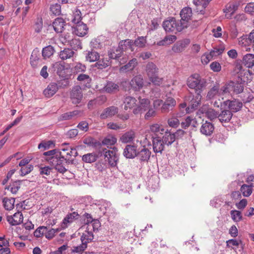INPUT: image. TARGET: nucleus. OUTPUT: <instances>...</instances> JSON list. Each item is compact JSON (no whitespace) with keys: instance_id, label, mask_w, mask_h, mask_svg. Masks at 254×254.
Masks as SVG:
<instances>
[{"instance_id":"obj_64","label":"nucleus","mask_w":254,"mask_h":254,"mask_svg":"<svg viewBox=\"0 0 254 254\" xmlns=\"http://www.w3.org/2000/svg\"><path fill=\"white\" fill-rule=\"evenodd\" d=\"M192 122H194V120L191 117H187L184 121L181 122L182 127L183 128L188 127L191 125Z\"/></svg>"},{"instance_id":"obj_23","label":"nucleus","mask_w":254,"mask_h":254,"mask_svg":"<svg viewBox=\"0 0 254 254\" xmlns=\"http://www.w3.org/2000/svg\"><path fill=\"white\" fill-rule=\"evenodd\" d=\"M145 70L148 78L156 74H158L159 68L153 62H149L147 63L145 66Z\"/></svg>"},{"instance_id":"obj_40","label":"nucleus","mask_w":254,"mask_h":254,"mask_svg":"<svg viewBox=\"0 0 254 254\" xmlns=\"http://www.w3.org/2000/svg\"><path fill=\"white\" fill-rule=\"evenodd\" d=\"M77 79L80 82L85 81V83H82V86L83 88H90L91 79L89 75L85 74H80L78 76Z\"/></svg>"},{"instance_id":"obj_3","label":"nucleus","mask_w":254,"mask_h":254,"mask_svg":"<svg viewBox=\"0 0 254 254\" xmlns=\"http://www.w3.org/2000/svg\"><path fill=\"white\" fill-rule=\"evenodd\" d=\"M229 85H223L220 86L216 84L213 86L208 92L206 98L208 100H214L219 97L226 96L230 94Z\"/></svg>"},{"instance_id":"obj_7","label":"nucleus","mask_w":254,"mask_h":254,"mask_svg":"<svg viewBox=\"0 0 254 254\" xmlns=\"http://www.w3.org/2000/svg\"><path fill=\"white\" fill-rule=\"evenodd\" d=\"M117 152V148L115 147L111 148V149L105 148L102 150L105 160L112 167L116 166L117 164L119 159Z\"/></svg>"},{"instance_id":"obj_10","label":"nucleus","mask_w":254,"mask_h":254,"mask_svg":"<svg viewBox=\"0 0 254 254\" xmlns=\"http://www.w3.org/2000/svg\"><path fill=\"white\" fill-rule=\"evenodd\" d=\"M252 43H254V29L250 33L248 38L246 36H242L239 39V45L245 48L246 51L250 50L249 46Z\"/></svg>"},{"instance_id":"obj_51","label":"nucleus","mask_w":254,"mask_h":254,"mask_svg":"<svg viewBox=\"0 0 254 254\" xmlns=\"http://www.w3.org/2000/svg\"><path fill=\"white\" fill-rule=\"evenodd\" d=\"M102 38V36H100L91 41L90 47L92 48V50L100 49L102 48L103 43L101 42Z\"/></svg>"},{"instance_id":"obj_42","label":"nucleus","mask_w":254,"mask_h":254,"mask_svg":"<svg viewBox=\"0 0 254 254\" xmlns=\"http://www.w3.org/2000/svg\"><path fill=\"white\" fill-rule=\"evenodd\" d=\"M117 139L116 136L112 134H108L104 138L102 141V144L107 146H111L116 143Z\"/></svg>"},{"instance_id":"obj_1","label":"nucleus","mask_w":254,"mask_h":254,"mask_svg":"<svg viewBox=\"0 0 254 254\" xmlns=\"http://www.w3.org/2000/svg\"><path fill=\"white\" fill-rule=\"evenodd\" d=\"M123 105L125 110H132L134 115H138L147 110L150 106V100L141 97L136 99L132 96H127L123 100Z\"/></svg>"},{"instance_id":"obj_37","label":"nucleus","mask_w":254,"mask_h":254,"mask_svg":"<svg viewBox=\"0 0 254 254\" xmlns=\"http://www.w3.org/2000/svg\"><path fill=\"white\" fill-rule=\"evenodd\" d=\"M122 50L118 46L117 48L113 47L108 52V56L111 59H119L122 54Z\"/></svg>"},{"instance_id":"obj_28","label":"nucleus","mask_w":254,"mask_h":254,"mask_svg":"<svg viewBox=\"0 0 254 254\" xmlns=\"http://www.w3.org/2000/svg\"><path fill=\"white\" fill-rule=\"evenodd\" d=\"M176 102L172 97H168L162 104L161 110L163 112H168L176 106Z\"/></svg>"},{"instance_id":"obj_12","label":"nucleus","mask_w":254,"mask_h":254,"mask_svg":"<svg viewBox=\"0 0 254 254\" xmlns=\"http://www.w3.org/2000/svg\"><path fill=\"white\" fill-rule=\"evenodd\" d=\"M6 220L11 226H16L21 224L23 222V216L22 213L18 211L13 215H7Z\"/></svg>"},{"instance_id":"obj_54","label":"nucleus","mask_w":254,"mask_h":254,"mask_svg":"<svg viewBox=\"0 0 254 254\" xmlns=\"http://www.w3.org/2000/svg\"><path fill=\"white\" fill-rule=\"evenodd\" d=\"M241 192L244 196L248 197L252 193V187L246 184L243 185L241 188Z\"/></svg>"},{"instance_id":"obj_4","label":"nucleus","mask_w":254,"mask_h":254,"mask_svg":"<svg viewBox=\"0 0 254 254\" xmlns=\"http://www.w3.org/2000/svg\"><path fill=\"white\" fill-rule=\"evenodd\" d=\"M184 24L180 21H177L175 18L172 17L165 20L163 23V27L166 32H181L185 27Z\"/></svg>"},{"instance_id":"obj_55","label":"nucleus","mask_w":254,"mask_h":254,"mask_svg":"<svg viewBox=\"0 0 254 254\" xmlns=\"http://www.w3.org/2000/svg\"><path fill=\"white\" fill-rule=\"evenodd\" d=\"M232 219L235 222L240 221L242 219V215L240 211L232 210L230 211Z\"/></svg>"},{"instance_id":"obj_24","label":"nucleus","mask_w":254,"mask_h":254,"mask_svg":"<svg viewBox=\"0 0 254 254\" xmlns=\"http://www.w3.org/2000/svg\"><path fill=\"white\" fill-rule=\"evenodd\" d=\"M119 108L116 106H110L106 108L100 114V118L102 119H105L107 118L111 117L118 113Z\"/></svg>"},{"instance_id":"obj_39","label":"nucleus","mask_w":254,"mask_h":254,"mask_svg":"<svg viewBox=\"0 0 254 254\" xmlns=\"http://www.w3.org/2000/svg\"><path fill=\"white\" fill-rule=\"evenodd\" d=\"M137 64V61L136 59H133L130 60L127 64L122 66L120 68V71L122 72H127L132 70Z\"/></svg>"},{"instance_id":"obj_49","label":"nucleus","mask_w":254,"mask_h":254,"mask_svg":"<svg viewBox=\"0 0 254 254\" xmlns=\"http://www.w3.org/2000/svg\"><path fill=\"white\" fill-rule=\"evenodd\" d=\"M55 52L53 47L51 45L47 46L43 49L42 56L44 59L49 58Z\"/></svg>"},{"instance_id":"obj_53","label":"nucleus","mask_w":254,"mask_h":254,"mask_svg":"<svg viewBox=\"0 0 254 254\" xmlns=\"http://www.w3.org/2000/svg\"><path fill=\"white\" fill-rule=\"evenodd\" d=\"M81 19V11L78 9L76 8L75 10L73 11V15L72 19L71 20L72 22L75 24H77L78 23H81L80 21Z\"/></svg>"},{"instance_id":"obj_9","label":"nucleus","mask_w":254,"mask_h":254,"mask_svg":"<svg viewBox=\"0 0 254 254\" xmlns=\"http://www.w3.org/2000/svg\"><path fill=\"white\" fill-rule=\"evenodd\" d=\"M70 96L73 104L79 103L83 97L81 87L79 85L74 86L70 92Z\"/></svg>"},{"instance_id":"obj_6","label":"nucleus","mask_w":254,"mask_h":254,"mask_svg":"<svg viewBox=\"0 0 254 254\" xmlns=\"http://www.w3.org/2000/svg\"><path fill=\"white\" fill-rule=\"evenodd\" d=\"M237 70V82L241 83H247L252 81L254 72L250 71L249 69L244 68L242 65L237 64L236 66Z\"/></svg>"},{"instance_id":"obj_20","label":"nucleus","mask_w":254,"mask_h":254,"mask_svg":"<svg viewBox=\"0 0 254 254\" xmlns=\"http://www.w3.org/2000/svg\"><path fill=\"white\" fill-rule=\"evenodd\" d=\"M153 149L155 153H162L165 148V143L162 137H155L152 139Z\"/></svg>"},{"instance_id":"obj_8","label":"nucleus","mask_w":254,"mask_h":254,"mask_svg":"<svg viewBox=\"0 0 254 254\" xmlns=\"http://www.w3.org/2000/svg\"><path fill=\"white\" fill-rule=\"evenodd\" d=\"M201 99V93H197V95L194 98V96L190 95L186 97V101H190L189 106L186 108V112L190 113L192 112L194 110H196L198 106L200 104Z\"/></svg>"},{"instance_id":"obj_33","label":"nucleus","mask_w":254,"mask_h":254,"mask_svg":"<svg viewBox=\"0 0 254 254\" xmlns=\"http://www.w3.org/2000/svg\"><path fill=\"white\" fill-rule=\"evenodd\" d=\"M238 8V5L236 3H229L224 10L225 13V16L227 19H231L232 15Z\"/></svg>"},{"instance_id":"obj_16","label":"nucleus","mask_w":254,"mask_h":254,"mask_svg":"<svg viewBox=\"0 0 254 254\" xmlns=\"http://www.w3.org/2000/svg\"><path fill=\"white\" fill-rule=\"evenodd\" d=\"M131 88L134 91L140 90L143 86V79L141 75L134 76L129 82Z\"/></svg>"},{"instance_id":"obj_14","label":"nucleus","mask_w":254,"mask_h":254,"mask_svg":"<svg viewBox=\"0 0 254 254\" xmlns=\"http://www.w3.org/2000/svg\"><path fill=\"white\" fill-rule=\"evenodd\" d=\"M225 107L227 106V108L231 112H236L239 111L242 107V103L238 100L235 99L232 101L227 100L223 102Z\"/></svg>"},{"instance_id":"obj_32","label":"nucleus","mask_w":254,"mask_h":254,"mask_svg":"<svg viewBox=\"0 0 254 254\" xmlns=\"http://www.w3.org/2000/svg\"><path fill=\"white\" fill-rule=\"evenodd\" d=\"M151 152L146 148H143L138 153L136 156L141 162H147L149 159Z\"/></svg>"},{"instance_id":"obj_61","label":"nucleus","mask_w":254,"mask_h":254,"mask_svg":"<svg viewBox=\"0 0 254 254\" xmlns=\"http://www.w3.org/2000/svg\"><path fill=\"white\" fill-rule=\"evenodd\" d=\"M47 231V227L40 226L34 231V236L36 238H40L42 237Z\"/></svg>"},{"instance_id":"obj_17","label":"nucleus","mask_w":254,"mask_h":254,"mask_svg":"<svg viewBox=\"0 0 254 254\" xmlns=\"http://www.w3.org/2000/svg\"><path fill=\"white\" fill-rule=\"evenodd\" d=\"M75 24V26L72 27L73 33L79 37H83L87 33L88 28L85 24L81 22Z\"/></svg>"},{"instance_id":"obj_48","label":"nucleus","mask_w":254,"mask_h":254,"mask_svg":"<svg viewBox=\"0 0 254 254\" xmlns=\"http://www.w3.org/2000/svg\"><path fill=\"white\" fill-rule=\"evenodd\" d=\"M104 90L108 93H113L119 90V86L118 84L112 82H108L104 86Z\"/></svg>"},{"instance_id":"obj_63","label":"nucleus","mask_w":254,"mask_h":254,"mask_svg":"<svg viewBox=\"0 0 254 254\" xmlns=\"http://www.w3.org/2000/svg\"><path fill=\"white\" fill-rule=\"evenodd\" d=\"M149 80L154 85L160 86L163 81V78L158 76V74L149 78Z\"/></svg>"},{"instance_id":"obj_18","label":"nucleus","mask_w":254,"mask_h":254,"mask_svg":"<svg viewBox=\"0 0 254 254\" xmlns=\"http://www.w3.org/2000/svg\"><path fill=\"white\" fill-rule=\"evenodd\" d=\"M214 129V125L210 122L205 121L202 123L200 128V132L201 134L206 136H210Z\"/></svg>"},{"instance_id":"obj_34","label":"nucleus","mask_w":254,"mask_h":254,"mask_svg":"<svg viewBox=\"0 0 254 254\" xmlns=\"http://www.w3.org/2000/svg\"><path fill=\"white\" fill-rule=\"evenodd\" d=\"M162 139L166 145H171L175 140V133H171L168 130H165L164 134L162 136Z\"/></svg>"},{"instance_id":"obj_50","label":"nucleus","mask_w":254,"mask_h":254,"mask_svg":"<svg viewBox=\"0 0 254 254\" xmlns=\"http://www.w3.org/2000/svg\"><path fill=\"white\" fill-rule=\"evenodd\" d=\"M111 64L110 60L107 58H104L102 60H98L95 64V66L99 69H103L109 66Z\"/></svg>"},{"instance_id":"obj_25","label":"nucleus","mask_w":254,"mask_h":254,"mask_svg":"<svg viewBox=\"0 0 254 254\" xmlns=\"http://www.w3.org/2000/svg\"><path fill=\"white\" fill-rule=\"evenodd\" d=\"M123 154L127 158H133L137 155L136 146L134 145H127L124 149Z\"/></svg>"},{"instance_id":"obj_41","label":"nucleus","mask_w":254,"mask_h":254,"mask_svg":"<svg viewBox=\"0 0 254 254\" xmlns=\"http://www.w3.org/2000/svg\"><path fill=\"white\" fill-rule=\"evenodd\" d=\"M20 188V181H15L8 186L5 187V190H9L12 194H16Z\"/></svg>"},{"instance_id":"obj_13","label":"nucleus","mask_w":254,"mask_h":254,"mask_svg":"<svg viewBox=\"0 0 254 254\" xmlns=\"http://www.w3.org/2000/svg\"><path fill=\"white\" fill-rule=\"evenodd\" d=\"M181 19L180 20L182 24H184V27L187 28L189 21L192 16V10L190 7L184 8L180 12Z\"/></svg>"},{"instance_id":"obj_21","label":"nucleus","mask_w":254,"mask_h":254,"mask_svg":"<svg viewBox=\"0 0 254 254\" xmlns=\"http://www.w3.org/2000/svg\"><path fill=\"white\" fill-rule=\"evenodd\" d=\"M49 160L50 163L55 166V169L58 172L63 174L66 171V169L62 163L63 160L58 157H52Z\"/></svg>"},{"instance_id":"obj_19","label":"nucleus","mask_w":254,"mask_h":254,"mask_svg":"<svg viewBox=\"0 0 254 254\" xmlns=\"http://www.w3.org/2000/svg\"><path fill=\"white\" fill-rule=\"evenodd\" d=\"M78 216V214L76 212H73L67 214L61 223V229H64L66 228L69 224L72 223L73 221L77 218Z\"/></svg>"},{"instance_id":"obj_60","label":"nucleus","mask_w":254,"mask_h":254,"mask_svg":"<svg viewBox=\"0 0 254 254\" xmlns=\"http://www.w3.org/2000/svg\"><path fill=\"white\" fill-rule=\"evenodd\" d=\"M167 123L169 127L173 128L178 127L180 125L178 119L174 117L169 118Z\"/></svg>"},{"instance_id":"obj_5","label":"nucleus","mask_w":254,"mask_h":254,"mask_svg":"<svg viewBox=\"0 0 254 254\" xmlns=\"http://www.w3.org/2000/svg\"><path fill=\"white\" fill-rule=\"evenodd\" d=\"M60 150L58 158L68 162L71 161L72 156L75 157L78 154L75 148H71L68 144L65 143L62 145Z\"/></svg>"},{"instance_id":"obj_47","label":"nucleus","mask_w":254,"mask_h":254,"mask_svg":"<svg viewBox=\"0 0 254 254\" xmlns=\"http://www.w3.org/2000/svg\"><path fill=\"white\" fill-rule=\"evenodd\" d=\"M177 37L175 35H170L166 36L162 40L159 41L157 43L158 46H165L170 45L176 41Z\"/></svg>"},{"instance_id":"obj_59","label":"nucleus","mask_w":254,"mask_h":254,"mask_svg":"<svg viewBox=\"0 0 254 254\" xmlns=\"http://www.w3.org/2000/svg\"><path fill=\"white\" fill-rule=\"evenodd\" d=\"M62 229L61 228H58L57 229H51L48 231H46L45 233V237L48 239H52L54 237L56 234L59 232Z\"/></svg>"},{"instance_id":"obj_31","label":"nucleus","mask_w":254,"mask_h":254,"mask_svg":"<svg viewBox=\"0 0 254 254\" xmlns=\"http://www.w3.org/2000/svg\"><path fill=\"white\" fill-rule=\"evenodd\" d=\"M135 136L134 130H130L124 133L120 138V140L124 143H127L132 142Z\"/></svg>"},{"instance_id":"obj_38","label":"nucleus","mask_w":254,"mask_h":254,"mask_svg":"<svg viewBox=\"0 0 254 254\" xmlns=\"http://www.w3.org/2000/svg\"><path fill=\"white\" fill-rule=\"evenodd\" d=\"M225 49V46L222 43L218 46L214 47L210 52V54L214 59L217 58L218 56L221 55Z\"/></svg>"},{"instance_id":"obj_30","label":"nucleus","mask_w":254,"mask_h":254,"mask_svg":"<svg viewBox=\"0 0 254 254\" xmlns=\"http://www.w3.org/2000/svg\"><path fill=\"white\" fill-rule=\"evenodd\" d=\"M65 23L63 18L61 17L57 18L53 22V27L54 30L57 33H62L65 26Z\"/></svg>"},{"instance_id":"obj_22","label":"nucleus","mask_w":254,"mask_h":254,"mask_svg":"<svg viewBox=\"0 0 254 254\" xmlns=\"http://www.w3.org/2000/svg\"><path fill=\"white\" fill-rule=\"evenodd\" d=\"M52 170V168L49 166L41 167L39 169L40 174L48 183H51L53 180V177L51 174Z\"/></svg>"},{"instance_id":"obj_57","label":"nucleus","mask_w":254,"mask_h":254,"mask_svg":"<svg viewBox=\"0 0 254 254\" xmlns=\"http://www.w3.org/2000/svg\"><path fill=\"white\" fill-rule=\"evenodd\" d=\"M242 243L241 240H237L235 239H232L227 240L226 242V247L232 249H234V247H238Z\"/></svg>"},{"instance_id":"obj_52","label":"nucleus","mask_w":254,"mask_h":254,"mask_svg":"<svg viewBox=\"0 0 254 254\" xmlns=\"http://www.w3.org/2000/svg\"><path fill=\"white\" fill-rule=\"evenodd\" d=\"M50 9L51 13L54 15H60L61 14V6L59 3L52 4Z\"/></svg>"},{"instance_id":"obj_62","label":"nucleus","mask_w":254,"mask_h":254,"mask_svg":"<svg viewBox=\"0 0 254 254\" xmlns=\"http://www.w3.org/2000/svg\"><path fill=\"white\" fill-rule=\"evenodd\" d=\"M206 116L210 120H213L218 118V113L217 112H216L214 109L209 108V109L207 110V112L206 113Z\"/></svg>"},{"instance_id":"obj_26","label":"nucleus","mask_w":254,"mask_h":254,"mask_svg":"<svg viewBox=\"0 0 254 254\" xmlns=\"http://www.w3.org/2000/svg\"><path fill=\"white\" fill-rule=\"evenodd\" d=\"M58 89V86L56 83H51L44 90L43 94L46 97L50 98L57 92Z\"/></svg>"},{"instance_id":"obj_29","label":"nucleus","mask_w":254,"mask_h":254,"mask_svg":"<svg viewBox=\"0 0 254 254\" xmlns=\"http://www.w3.org/2000/svg\"><path fill=\"white\" fill-rule=\"evenodd\" d=\"M233 114L229 109H224L218 114V118L222 123H228L231 119Z\"/></svg>"},{"instance_id":"obj_2","label":"nucleus","mask_w":254,"mask_h":254,"mask_svg":"<svg viewBox=\"0 0 254 254\" xmlns=\"http://www.w3.org/2000/svg\"><path fill=\"white\" fill-rule=\"evenodd\" d=\"M187 85L190 88L194 89L196 93H201L206 86V81L198 74L195 73L188 77Z\"/></svg>"},{"instance_id":"obj_44","label":"nucleus","mask_w":254,"mask_h":254,"mask_svg":"<svg viewBox=\"0 0 254 254\" xmlns=\"http://www.w3.org/2000/svg\"><path fill=\"white\" fill-rule=\"evenodd\" d=\"M94 238L93 232L87 229L83 233L81 237V242L87 243L91 242Z\"/></svg>"},{"instance_id":"obj_36","label":"nucleus","mask_w":254,"mask_h":254,"mask_svg":"<svg viewBox=\"0 0 254 254\" xmlns=\"http://www.w3.org/2000/svg\"><path fill=\"white\" fill-rule=\"evenodd\" d=\"M2 202L3 207L6 210L10 211L13 209L15 203V198L13 197H4Z\"/></svg>"},{"instance_id":"obj_35","label":"nucleus","mask_w":254,"mask_h":254,"mask_svg":"<svg viewBox=\"0 0 254 254\" xmlns=\"http://www.w3.org/2000/svg\"><path fill=\"white\" fill-rule=\"evenodd\" d=\"M133 41L129 39L120 42L119 45V47L122 50V52L127 50H130L131 52L133 51Z\"/></svg>"},{"instance_id":"obj_56","label":"nucleus","mask_w":254,"mask_h":254,"mask_svg":"<svg viewBox=\"0 0 254 254\" xmlns=\"http://www.w3.org/2000/svg\"><path fill=\"white\" fill-rule=\"evenodd\" d=\"M97 155L93 153H88L83 155L82 160L86 163H92L97 159Z\"/></svg>"},{"instance_id":"obj_46","label":"nucleus","mask_w":254,"mask_h":254,"mask_svg":"<svg viewBox=\"0 0 254 254\" xmlns=\"http://www.w3.org/2000/svg\"><path fill=\"white\" fill-rule=\"evenodd\" d=\"M74 54V51L71 49H64L60 53V57L63 60H65L70 59L73 57Z\"/></svg>"},{"instance_id":"obj_11","label":"nucleus","mask_w":254,"mask_h":254,"mask_svg":"<svg viewBox=\"0 0 254 254\" xmlns=\"http://www.w3.org/2000/svg\"><path fill=\"white\" fill-rule=\"evenodd\" d=\"M85 217L86 220H85L84 223L87 225L86 229L92 232L98 230V228L100 226L99 221L97 220H93L89 214H86Z\"/></svg>"},{"instance_id":"obj_27","label":"nucleus","mask_w":254,"mask_h":254,"mask_svg":"<svg viewBox=\"0 0 254 254\" xmlns=\"http://www.w3.org/2000/svg\"><path fill=\"white\" fill-rule=\"evenodd\" d=\"M190 43V40L187 39L178 41L172 47V50L175 53L181 52L189 45Z\"/></svg>"},{"instance_id":"obj_45","label":"nucleus","mask_w":254,"mask_h":254,"mask_svg":"<svg viewBox=\"0 0 254 254\" xmlns=\"http://www.w3.org/2000/svg\"><path fill=\"white\" fill-rule=\"evenodd\" d=\"M243 83H235L234 82H231L228 84H225V85H229L230 92L233 89L234 92L236 94L240 93L244 90V86L242 85Z\"/></svg>"},{"instance_id":"obj_15","label":"nucleus","mask_w":254,"mask_h":254,"mask_svg":"<svg viewBox=\"0 0 254 254\" xmlns=\"http://www.w3.org/2000/svg\"><path fill=\"white\" fill-rule=\"evenodd\" d=\"M150 130L152 138L153 139L155 137H162L164 134L165 129L162 126L158 124H154L150 126Z\"/></svg>"},{"instance_id":"obj_58","label":"nucleus","mask_w":254,"mask_h":254,"mask_svg":"<svg viewBox=\"0 0 254 254\" xmlns=\"http://www.w3.org/2000/svg\"><path fill=\"white\" fill-rule=\"evenodd\" d=\"M39 58L37 56V51H33L30 57V64L33 67L37 66Z\"/></svg>"},{"instance_id":"obj_43","label":"nucleus","mask_w":254,"mask_h":254,"mask_svg":"<svg viewBox=\"0 0 254 254\" xmlns=\"http://www.w3.org/2000/svg\"><path fill=\"white\" fill-rule=\"evenodd\" d=\"M99 57L100 56L98 52L93 50H91L90 51H88L86 54L85 58L87 61L93 62L98 60Z\"/></svg>"}]
</instances>
